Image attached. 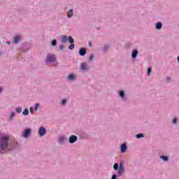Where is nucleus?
<instances>
[{
  "instance_id": "23",
  "label": "nucleus",
  "mask_w": 179,
  "mask_h": 179,
  "mask_svg": "<svg viewBox=\"0 0 179 179\" xmlns=\"http://www.w3.org/2000/svg\"><path fill=\"white\" fill-rule=\"evenodd\" d=\"M145 136V134L143 133H138L136 135V139H141V138H143Z\"/></svg>"
},
{
  "instance_id": "8",
  "label": "nucleus",
  "mask_w": 179,
  "mask_h": 179,
  "mask_svg": "<svg viewBox=\"0 0 179 179\" xmlns=\"http://www.w3.org/2000/svg\"><path fill=\"white\" fill-rule=\"evenodd\" d=\"M66 79L70 82H75L76 80V76L73 73H71L67 76Z\"/></svg>"
},
{
  "instance_id": "1",
  "label": "nucleus",
  "mask_w": 179,
  "mask_h": 179,
  "mask_svg": "<svg viewBox=\"0 0 179 179\" xmlns=\"http://www.w3.org/2000/svg\"><path fill=\"white\" fill-rule=\"evenodd\" d=\"M10 137L8 135L0 136V155H5L19 148V142L15 141L14 144H9Z\"/></svg>"
},
{
  "instance_id": "30",
  "label": "nucleus",
  "mask_w": 179,
  "mask_h": 179,
  "mask_svg": "<svg viewBox=\"0 0 179 179\" xmlns=\"http://www.w3.org/2000/svg\"><path fill=\"white\" fill-rule=\"evenodd\" d=\"M150 73H152V67H148V69H147L148 76H150Z\"/></svg>"
},
{
  "instance_id": "31",
  "label": "nucleus",
  "mask_w": 179,
  "mask_h": 179,
  "mask_svg": "<svg viewBox=\"0 0 179 179\" xmlns=\"http://www.w3.org/2000/svg\"><path fill=\"white\" fill-rule=\"evenodd\" d=\"M94 59V55L91 54L89 57V61L90 62H92V61H93Z\"/></svg>"
},
{
  "instance_id": "27",
  "label": "nucleus",
  "mask_w": 179,
  "mask_h": 179,
  "mask_svg": "<svg viewBox=\"0 0 179 179\" xmlns=\"http://www.w3.org/2000/svg\"><path fill=\"white\" fill-rule=\"evenodd\" d=\"M34 110L35 111H40V103H35Z\"/></svg>"
},
{
  "instance_id": "38",
  "label": "nucleus",
  "mask_w": 179,
  "mask_h": 179,
  "mask_svg": "<svg viewBox=\"0 0 179 179\" xmlns=\"http://www.w3.org/2000/svg\"><path fill=\"white\" fill-rule=\"evenodd\" d=\"M6 44H8V45H10V41H7L6 42Z\"/></svg>"
},
{
  "instance_id": "4",
  "label": "nucleus",
  "mask_w": 179,
  "mask_h": 179,
  "mask_svg": "<svg viewBox=\"0 0 179 179\" xmlns=\"http://www.w3.org/2000/svg\"><path fill=\"white\" fill-rule=\"evenodd\" d=\"M31 48V45L29 43H23L21 45L20 50L22 51V52H27Z\"/></svg>"
},
{
  "instance_id": "14",
  "label": "nucleus",
  "mask_w": 179,
  "mask_h": 179,
  "mask_svg": "<svg viewBox=\"0 0 179 179\" xmlns=\"http://www.w3.org/2000/svg\"><path fill=\"white\" fill-rule=\"evenodd\" d=\"M138 54H139V51L138 50V49H134L131 52L132 59H136V57H138Z\"/></svg>"
},
{
  "instance_id": "39",
  "label": "nucleus",
  "mask_w": 179,
  "mask_h": 179,
  "mask_svg": "<svg viewBox=\"0 0 179 179\" xmlns=\"http://www.w3.org/2000/svg\"><path fill=\"white\" fill-rule=\"evenodd\" d=\"M169 80H170V78L168 77L166 80V82H169Z\"/></svg>"
},
{
  "instance_id": "7",
  "label": "nucleus",
  "mask_w": 179,
  "mask_h": 179,
  "mask_svg": "<svg viewBox=\"0 0 179 179\" xmlns=\"http://www.w3.org/2000/svg\"><path fill=\"white\" fill-rule=\"evenodd\" d=\"M127 143L124 142L120 145V153H125L128 150Z\"/></svg>"
},
{
  "instance_id": "16",
  "label": "nucleus",
  "mask_w": 179,
  "mask_h": 179,
  "mask_svg": "<svg viewBox=\"0 0 179 179\" xmlns=\"http://www.w3.org/2000/svg\"><path fill=\"white\" fill-rule=\"evenodd\" d=\"M20 41V36L16 35L13 38V44H19V42Z\"/></svg>"
},
{
  "instance_id": "25",
  "label": "nucleus",
  "mask_w": 179,
  "mask_h": 179,
  "mask_svg": "<svg viewBox=\"0 0 179 179\" xmlns=\"http://www.w3.org/2000/svg\"><path fill=\"white\" fill-rule=\"evenodd\" d=\"M67 103H68V99H66L65 98L62 99V101H61V105L63 106H66Z\"/></svg>"
},
{
  "instance_id": "3",
  "label": "nucleus",
  "mask_w": 179,
  "mask_h": 179,
  "mask_svg": "<svg viewBox=\"0 0 179 179\" xmlns=\"http://www.w3.org/2000/svg\"><path fill=\"white\" fill-rule=\"evenodd\" d=\"M57 61V56L55 54L48 53L45 58L46 64H54Z\"/></svg>"
},
{
  "instance_id": "43",
  "label": "nucleus",
  "mask_w": 179,
  "mask_h": 179,
  "mask_svg": "<svg viewBox=\"0 0 179 179\" xmlns=\"http://www.w3.org/2000/svg\"><path fill=\"white\" fill-rule=\"evenodd\" d=\"M0 44H1V41H0Z\"/></svg>"
},
{
  "instance_id": "20",
  "label": "nucleus",
  "mask_w": 179,
  "mask_h": 179,
  "mask_svg": "<svg viewBox=\"0 0 179 179\" xmlns=\"http://www.w3.org/2000/svg\"><path fill=\"white\" fill-rule=\"evenodd\" d=\"M110 48V44L106 43L103 48V52H107V50Z\"/></svg>"
},
{
  "instance_id": "6",
  "label": "nucleus",
  "mask_w": 179,
  "mask_h": 179,
  "mask_svg": "<svg viewBox=\"0 0 179 179\" xmlns=\"http://www.w3.org/2000/svg\"><path fill=\"white\" fill-rule=\"evenodd\" d=\"M38 136L41 138L43 136H45V134H47V129L44 127H39L38 130Z\"/></svg>"
},
{
  "instance_id": "18",
  "label": "nucleus",
  "mask_w": 179,
  "mask_h": 179,
  "mask_svg": "<svg viewBox=\"0 0 179 179\" xmlns=\"http://www.w3.org/2000/svg\"><path fill=\"white\" fill-rule=\"evenodd\" d=\"M73 16V9L69 10V11L67 12V17L70 19Z\"/></svg>"
},
{
  "instance_id": "26",
  "label": "nucleus",
  "mask_w": 179,
  "mask_h": 179,
  "mask_svg": "<svg viewBox=\"0 0 179 179\" xmlns=\"http://www.w3.org/2000/svg\"><path fill=\"white\" fill-rule=\"evenodd\" d=\"M52 47H57V39H53L50 42Z\"/></svg>"
},
{
  "instance_id": "41",
  "label": "nucleus",
  "mask_w": 179,
  "mask_h": 179,
  "mask_svg": "<svg viewBox=\"0 0 179 179\" xmlns=\"http://www.w3.org/2000/svg\"><path fill=\"white\" fill-rule=\"evenodd\" d=\"M3 52L0 51V55H3Z\"/></svg>"
},
{
  "instance_id": "19",
  "label": "nucleus",
  "mask_w": 179,
  "mask_h": 179,
  "mask_svg": "<svg viewBox=\"0 0 179 179\" xmlns=\"http://www.w3.org/2000/svg\"><path fill=\"white\" fill-rule=\"evenodd\" d=\"M15 113L14 111H10L9 120L10 121H13V118H15Z\"/></svg>"
},
{
  "instance_id": "35",
  "label": "nucleus",
  "mask_w": 179,
  "mask_h": 179,
  "mask_svg": "<svg viewBox=\"0 0 179 179\" xmlns=\"http://www.w3.org/2000/svg\"><path fill=\"white\" fill-rule=\"evenodd\" d=\"M64 48H65V46L64 45H61L59 48V49L61 50V51H63Z\"/></svg>"
},
{
  "instance_id": "21",
  "label": "nucleus",
  "mask_w": 179,
  "mask_h": 179,
  "mask_svg": "<svg viewBox=\"0 0 179 179\" xmlns=\"http://www.w3.org/2000/svg\"><path fill=\"white\" fill-rule=\"evenodd\" d=\"M67 41L69 44H73L75 43V40H73V38L71 36L67 38Z\"/></svg>"
},
{
  "instance_id": "24",
  "label": "nucleus",
  "mask_w": 179,
  "mask_h": 179,
  "mask_svg": "<svg viewBox=\"0 0 179 179\" xmlns=\"http://www.w3.org/2000/svg\"><path fill=\"white\" fill-rule=\"evenodd\" d=\"M61 41L62 43H66V41H68V36L66 35H63Z\"/></svg>"
},
{
  "instance_id": "11",
  "label": "nucleus",
  "mask_w": 179,
  "mask_h": 179,
  "mask_svg": "<svg viewBox=\"0 0 179 179\" xmlns=\"http://www.w3.org/2000/svg\"><path fill=\"white\" fill-rule=\"evenodd\" d=\"M80 69L81 71H84V72L89 71L90 68H89V66H87V63L83 62L80 66Z\"/></svg>"
},
{
  "instance_id": "28",
  "label": "nucleus",
  "mask_w": 179,
  "mask_h": 179,
  "mask_svg": "<svg viewBox=\"0 0 179 179\" xmlns=\"http://www.w3.org/2000/svg\"><path fill=\"white\" fill-rule=\"evenodd\" d=\"M177 122H178V118H177V117H174L172 120V124H173V125L177 124Z\"/></svg>"
},
{
  "instance_id": "29",
  "label": "nucleus",
  "mask_w": 179,
  "mask_h": 179,
  "mask_svg": "<svg viewBox=\"0 0 179 179\" xmlns=\"http://www.w3.org/2000/svg\"><path fill=\"white\" fill-rule=\"evenodd\" d=\"M15 113H17V114H20V113H22V106L15 108Z\"/></svg>"
},
{
  "instance_id": "9",
  "label": "nucleus",
  "mask_w": 179,
  "mask_h": 179,
  "mask_svg": "<svg viewBox=\"0 0 179 179\" xmlns=\"http://www.w3.org/2000/svg\"><path fill=\"white\" fill-rule=\"evenodd\" d=\"M118 94H119V97H120V99L123 101H126V100L128 99V98H127V96H125V91L120 90V91H119Z\"/></svg>"
},
{
  "instance_id": "2",
  "label": "nucleus",
  "mask_w": 179,
  "mask_h": 179,
  "mask_svg": "<svg viewBox=\"0 0 179 179\" xmlns=\"http://www.w3.org/2000/svg\"><path fill=\"white\" fill-rule=\"evenodd\" d=\"M124 161H120V164L118 163H115L113 165V170L115 171H117V176L118 177H121L122 174H124Z\"/></svg>"
},
{
  "instance_id": "34",
  "label": "nucleus",
  "mask_w": 179,
  "mask_h": 179,
  "mask_svg": "<svg viewBox=\"0 0 179 179\" xmlns=\"http://www.w3.org/2000/svg\"><path fill=\"white\" fill-rule=\"evenodd\" d=\"M110 179H118V175L113 174Z\"/></svg>"
},
{
  "instance_id": "36",
  "label": "nucleus",
  "mask_w": 179,
  "mask_h": 179,
  "mask_svg": "<svg viewBox=\"0 0 179 179\" xmlns=\"http://www.w3.org/2000/svg\"><path fill=\"white\" fill-rule=\"evenodd\" d=\"M89 47H93V44L92 43V41H90L88 43Z\"/></svg>"
},
{
  "instance_id": "17",
  "label": "nucleus",
  "mask_w": 179,
  "mask_h": 179,
  "mask_svg": "<svg viewBox=\"0 0 179 179\" xmlns=\"http://www.w3.org/2000/svg\"><path fill=\"white\" fill-rule=\"evenodd\" d=\"M162 27H163V23H162V22H157L155 24V28L157 29V30H162Z\"/></svg>"
},
{
  "instance_id": "40",
  "label": "nucleus",
  "mask_w": 179,
  "mask_h": 179,
  "mask_svg": "<svg viewBox=\"0 0 179 179\" xmlns=\"http://www.w3.org/2000/svg\"><path fill=\"white\" fill-rule=\"evenodd\" d=\"M178 62H179V55L177 57Z\"/></svg>"
},
{
  "instance_id": "37",
  "label": "nucleus",
  "mask_w": 179,
  "mask_h": 179,
  "mask_svg": "<svg viewBox=\"0 0 179 179\" xmlns=\"http://www.w3.org/2000/svg\"><path fill=\"white\" fill-rule=\"evenodd\" d=\"M2 92H3V88L0 86V94L2 93Z\"/></svg>"
},
{
  "instance_id": "13",
  "label": "nucleus",
  "mask_w": 179,
  "mask_h": 179,
  "mask_svg": "<svg viewBox=\"0 0 179 179\" xmlns=\"http://www.w3.org/2000/svg\"><path fill=\"white\" fill-rule=\"evenodd\" d=\"M77 141H78V137L76 135H71L69 138V142L71 144H73Z\"/></svg>"
},
{
  "instance_id": "15",
  "label": "nucleus",
  "mask_w": 179,
  "mask_h": 179,
  "mask_svg": "<svg viewBox=\"0 0 179 179\" xmlns=\"http://www.w3.org/2000/svg\"><path fill=\"white\" fill-rule=\"evenodd\" d=\"M159 159H161L162 162H170V157L167 155H162L159 156Z\"/></svg>"
},
{
  "instance_id": "12",
  "label": "nucleus",
  "mask_w": 179,
  "mask_h": 179,
  "mask_svg": "<svg viewBox=\"0 0 179 179\" xmlns=\"http://www.w3.org/2000/svg\"><path fill=\"white\" fill-rule=\"evenodd\" d=\"M65 141H68V138H66L65 136H61L58 138V143L59 145H65Z\"/></svg>"
},
{
  "instance_id": "32",
  "label": "nucleus",
  "mask_w": 179,
  "mask_h": 179,
  "mask_svg": "<svg viewBox=\"0 0 179 179\" xmlns=\"http://www.w3.org/2000/svg\"><path fill=\"white\" fill-rule=\"evenodd\" d=\"M69 50H75V44L70 43V45L69 46Z\"/></svg>"
},
{
  "instance_id": "10",
  "label": "nucleus",
  "mask_w": 179,
  "mask_h": 179,
  "mask_svg": "<svg viewBox=\"0 0 179 179\" xmlns=\"http://www.w3.org/2000/svg\"><path fill=\"white\" fill-rule=\"evenodd\" d=\"M78 54L80 57H85L87 54V49L86 48H81L79 49Z\"/></svg>"
},
{
  "instance_id": "33",
  "label": "nucleus",
  "mask_w": 179,
  "mask_h": 179,
  "mask_svg": "<svg viewBox=\"0 0 179 179\" xmlns=\"http://www.w3.org/2000/svg\"><path fill=\"white\" fill-rule=\"evenodd\" d=\"M29 113H31V114H34V108H33V106H31L29 108Z\"/></svg>"
},
{
  "instance_id": "22",
  "label": "nucleus",
  "mask_w": 179,
  "mask_h": 179,
  "mask_svg": "<svg viewBox=\"0 0 179 179\" xmlns=\"http://www.w3.org/2000/svg\"><path fill=\"white\" fill-rule=\"evenodd\" d=\"M22 115H24V117H27V115H29V108H26L24 109V110L22 111Z\"/></svg>"
},
{
  "instance_id": "42",
  "label": "nucleus",
  "mask_w": 179,
  "mask_h": 179,
  "mask_svg": "<svg viewBox=\"0 0 179 179\" xmlns=\"http://www.w3.org/2000/svg\"><path fill=\"white\" fill-rule=\"evenodd\" d=\"M97 30H100V27H98V28H97Z\"/></svg>"
},
{
  "instance_id": "5",
  "label": "nucleus",
  "mask_w": 179,
  "mask_h": 179,
  "mask_svg": "<svg viewBox=\"0 0 179 179\" xmlns=\"http://www.w3.org/2000/svg\"><path fill=\"white\" fill-rule=\"evenodd\" d=\"M31 132L33 131L31 128H27L24 130V133L22 134V138H24L25 139H27L31 135Z\"/></svg>"
}]
</instances>
